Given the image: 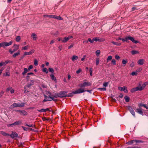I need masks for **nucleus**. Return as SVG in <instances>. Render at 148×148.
Segmentation results:
<instances>
[{"instance_id": "nucleus-1", "label": "nucleus", "mask_w": 148, "mask_h": 148, "mask_svg": "<svg viewBox=\"0 0 148 148\" xmlns=\"http://www.w3.org/2000/svg\"><path fill=\"white\" fill-rule=\"evenodd\" d=\"M128 40H130L132 42L136 44L138 42V41L135 40L134 38L130 36H126L125 38H121V40H122L123 42L126 41L127 42Z\"/></svg>"}, {"instance_id": "nucleus-2", "label": "nucleus", "mask_w": 148, "mask_h": 148, "mask_svg": "<svg viewBox=\"0 0 148 148\" xmlns=\"http://www.w3.org/2000/svg\"><path fill=\"white\" fill-rule=\"evenodd\" d=\"M43 16L44 17H48L51 18H53L56 19H57L59 20H62L63 18L60 16H57L56 15H44Z\"/></svg>"}, {"instance_id": "nucleus-3", "label": "nucleus", "mask_w": 148, "mask_h": 148, "mask_svg": "<svg viewBox=\"0 0 148 148\" xmlns=\"http://www.w3.org/2000/svg\"><path fill=\"white\" fill-rule=\"evenodd\" d=\"M24 106L25 103H14L10 106L9 108L11 109H12L14 108L18 107H23Z\"/></svg>"}, {"instance_id": "nucleus-4", "label": "nucleus", "mask_w": 148, "mask_h": 148, "mask_svg": "<svg viewBox=\"0 0 148 148\" xmlns=\"http://www.w3.org/2000/svg\"><path fill=\"white\" fill-rule=\"evenodd\" d=\"M86 90H84L83 88H80L73 92V93L75 94H78L84 92L86 91Z\"/></svg>"}, {"instance_id": "nucleus-5", "label": "nucleus", "mask_w": 148, "mask_h": 148, "mask_svg": "<svg viewBox=\"0 0 148 148\" xmlns=\"http://www.w3.org/2000/svg\"><path fill=\"white\" fill-rule=\"evenodd\" d=\"M91 85V84L90 82H85L82 83L79 85V86L82 88L86 86H90Z\"/></svg>"}, {"instance_id": "nucleus-6", "label": "nucleus", "mask_w": 148, "mask_h": 148, "mask_svg": "<svg viewBox=\"0 0 148 148\" xmlns=\"http://www.w3.org/2000/svg\"><path fill=\"white\" fill-rule=\"evenodd\" d=\"M67 93L66 91H61L58 93L59 97H67L66 94Z\"/></svg>"}, {"instance_id": "nucleus-7", "label": "nucleus", "mask_w": 148, "mask_h": 148, "mask_svg": "<svg viewBox=\"0 0 148 148\" xmlns=\"http://www.w3.org/2000/svg\"><path fill=\"white\" fill-rule=\"evenodd\" d=\"M14 47L15 48V49H14L13 50H12L11 49H10L9 50V51L10 53L12 54L15 51H16L17 50H18L19 48V45H14Z\"/></svg>"}, {"instance_id": "nucleus-8", "label": "nucleus", "mask_w": 148, "mask_h": 148, "mask_svg": "<svg viewBox=\"0 0 148 148\" xmlns=\"http://www.w3.org/2000/svg\"><path fill=\"white\" fill-rule=\"evenodd\" d=\"M16 111L19 112L23 116H26L27 114V112L24 110H16Z\"/></svg>"}, {"instance_id": "nucleus-9", "label": "nucleus", "mask_w": 148, "mask_h": 148, "mask_svg": "<svg viewBox=\"0 0 148 148\" xmlns=\"http://www.w3.org/2000/svg\"><path fill=\"white\" fill-rule=\"evenodd\" d=\"M45 99L43 100V102H44L45 101H51V97L50 96H47L46 95H44Z\"/></svg>"}, {"instance_id": "nucleus-10", "label": "nucleus", "mask_w": 148, "mask_h": 148, "mask_svg": "<svg viewBox=\"0 0 148 148\" xmlns=\"http://www.w3.org/2000/svg\"><path fill=\"white\" fill-rule=\"evenodd\" d=\"M121 91H123L125 92H127V87L125 86L123 87H119L118 88Z\"/></svg>"}, {"instance_id": "nucleus-11", "label": "nucleus", "mask_w": 148, "mask_h": 148, "mask_svg": "<svg viewBox=\"0 0 148 148\" xmlns=\"http://www.w3.org/2000/svg\"><path fill=\"white\" fill-rule=\"evenodd\" d=\"M18 136V135L16 133L13 132H12V133L10 135H9V136H10L12 138L17 137Z\"/></svg>"}, {"instance_id": "nucleus-12", "label": "nucleus", "mask_w": 148, "mask_h": 148, "mask_svg": "<svg viewBox=\"0 0 148 148\" xmlns=\"http://www.w3.org/2000/svg\"><path fill=\"white\" fill-rule=\"evenodd\" d=\"M138 86V87L139 89H140L139 90H141L144 89L145 86V84H142V86H141V84L139 83Z\"/></svg>"}, {"instance_id": "nucleus-13", "label": "nucleus", "mask_w": 148, "mask_h": 148, "mask_svg": "<svg viewBox=\"0 0 148 148\" xmlns=\"http://www.w3.org/2000/svg\"><path fill=\"white\" fill-rule=\"evenodd\" d=\"M34 52V49L31 50L30 51L28 52H25L24 53V56H25L26 55H31Z\"/></svg>"}, {"instance_id": "nucleus-14", "label": "nucleus", "mask_w": 148, "mask_h": 148, "mask_svg": "<svg viewBox=\"0 0 148 148\" xmlns=\"http://www.w3.org/2000/svg\"><path fill=\"white\" fill-rule=\"evenodd\" d=\"M22 123V121H16L14 123L12 124V126H14L15 125H19L21 124Z\"/></svg>"}, {"instance_id": "nucleus-15", "label": "nucleus", "mask_w": 148, "mask_h": 148, "mask_svg": "<svg viewBox=\"0 0 148 148\" xmlns=\"http://www.w3.org/2000/svg\"><path fill=\"white\" fill-rule=\"evenodd\" d=\"M144 60L143 59H140L137 62V63L138 64L142 65L144 64Z\"/></svg>"}, {"instance_id": "nucleus-16", "label": "nucleus", "mask_w": 148, "mask_h": 148, "mask_svg": "<svg viewBox=\"0 0 148 148\" xmlns=\"http://www.w3.org/2000/svg\"><path fill=\"white\" fill-rule=\"evenodd\" d=\"M139 90L140 89H139L138 87V86L135 88H133L132 89H131V92H134L137 91Z\"/></svg>"}, {"instance_id": "nucleus-17", "label": "nucleus", "mask_w": 148, "mask_h": 148, "mask_svg": "<svg viewBox=\"0 0 148 148\" xmlns=\"http://www.w3.org/2000/svg\"><path fill=\"white\" fill-rule=\"evenodd\" d=\"M37 110L39 112H45L49 110V109L48 108H46V109H42L41 110Z\"/></svg>"}, {"instance_id": "nucleus-18", "label": "nucleus", "mask_w": 148, "mask_h": 148, "mask_svg": "<svg viewBox=\"0 0 148 148\" xmlns=\"http://www.w3.org/2000/svg\"><path fill=\"white\" fill-rule=\"evenodd\" d=\"M4 42V44L5 47V46L7 47V46H9V45H12V41H10L9 42Z\"/></svg>"}, {"instance_id": "nucleus-19", "label": "nucleus", "mask_w": 148, "mask_h": 148, "mask_svg": "<svg viewBox=\"0 0 148 148\" xmlns=\"http://www.w3.org/2000/svg\"><path fill=\"white\" fill-rule=\"evenodd\" d=\"M136 111L138 112V113L142 115L143 113L142 110L140 109L139 108H137L136 110Z\"/></svg>"}, {"instance_id": "nucleus-20", "label": "nucleus", "mask_w": 148, "mask_h": 148, "mask_svg": "<svg viewBox=\"0 0 148 148\" xmlns=\"http://www.w3.org/2000/svg\"><path fill=\"white\" fill-rule=\"evenodd\" d=\"M31 36L34 40H35L37 39V35L36 34L34 33H32Z\"/></svg>"}, {"instance_id": "nucleus-21", "label": "nucleus", "mask_w": 148, "mask_h": 148, "mask_svg": "<svg viewBox=\"0 0 148 148\" xmlns=\"http://www.w3.org/2000/svg\"><path fill=\"white\" fill-rule=\"evenodd\" d=\"M12 62L11 61L9 60H6L5 62H2L3 64V66H5L6 64L8 63H12Z\"/></svg>"}, {"instance_id": "nucleus-22", "label": "nucleus", "mask_w": 148, "mask_h": 148, "mask_svg": "<svg viewBox=\"0 0 148 148\" xmlns=\"http://www.w3.org/2000/svg\"><path fill=\"white\" fill-rule=\"evenodd\" d=\"M20 51H18L17 52H16L13 55V56L14 58H15L17 56H18L20 55Z\"/></svg>"}, {"instance_id": "nucleus-23", "label": "nucleus", "mask_w": 148, "mask_h": 148, "mask_svg": "<svg viewBox=\"0 0 148 148\" xmlns=\"http://www.w3.org/2000/svg\"><path fill=\"white\" fill-rule=\"evenodd\" d=\"M50 76L52 80L56 81V77L54 76L53 74H51Z\"/></svg>"}, {"instance_id": "nucleus-24", "label": "nucleus", "mask_w": 148, "mask_h": 148, "mask_svg": "<svg viewBox=\"0 0 148 148\" xmlns=\"http://www.w3.org/2000/svg\"><path fill=\"white\" fill-rule=\"evenodd\" d=\"M34 80H31L30 82L27 85V87H30L32 85H33L34 84Z\"/></svg>"}, {"instance_id": "nucleus-25", "label": "nucleus", "mask_w": 148, "mask_h": 148, "mask_svg": "<svg viewBox=\"0 0 148 148\" xmlns=\"http://www.w3.org/2000/svg\"><path fill=\"white\" fill-rule=\"evenodd\" d=\"M78 57L77 56L74 55L71 58V60L73 61H74L75 60L78 59Z\"/></svg>"}, {"instance_id": "nucleus-26", "label": "nucleus", "mask_w": 148, "mask_h": 148, "mask_svg": "<svg viewBox=\"0 0 148 148\" xmlns=\"http://www.w3.org/2000/svg\"><path fill=\"white\" fill-rule=\"evenodd\" d=\"M24 71L22 73V74L24 75L27 72L29 71L27 69L24 68L23 69Z\"/></svg>"}, {"instance_id": "nucleus-27", "label": "nucleus", "mask_w": 148, "mask_h": 148, "mask_svg": "<svg viewBox=\"0 0 148 148\" xmlns=\"http://www.w3.org/2000/svg\"><path fill=\"white\" fill-rule=\"evenodd\" d=\"M0 134L3 135L5 136H9V134L6 133L5 132H3L1 131L0 132Z\"/></svg>"}, {"instance_id": "nucleus-28", "label": "nucleus", "mask_w": 148, "mask_h": 148, "mask_svg": "<svg viewBox=\"0 0 148 148\" xmlns=\"http://www.w3.org/2000/svg\"><path fill=\"white\" fill-rule=\"evenodd\" d=\"M131 53L132 55H134L135 54H137L139 53V52L137 51L136 50H133L131 51Z\"/></svg>"}, {"instance_id": "nucleus-29", "label": "nucleus", "mask_w": 148, "mask_h": 148, "mask_svg": "<svg viewBox=\"0 0 148 148\" xmlns=\"http://www.w3.org/2000/svg\"><path fill=\"white\" fill-rule=\"evenodd\" d=\"M111 43L114 45H116L117 46H120L121 45V43H119L117 42H115L114 41L112 42Z\"/></svg>"}, {"instance_id": "nucleus-30", "label": "nucleus", "mask_w": 148, "mask_h": 148, "mask_svg": "<svg viewBox=\"0 0 148 148\" xmlns=\"http://www.w3.org/2000/svg\"><path fill=\"white\" fill-rule=\"evenodd\" d=\"M68 41L67 37H64L63 39L62 40V42L65 43Z\"/></svg>"}, {"instance_id": "nucleus-31", "label": "nucleus", "mask_w": 148, "mask_h": 148, "mask_svg": "<svg viewBox=\"0 0 148 148\" xmlns=\"http://www.w3.org/2000/svg\"><path fill=\"white\" fill-rule=\"evenodd\" d=\"M125 99L126 102H128L130 100V98L127 96H125L124 97Z\"/></svg>"}, {"instance_id": "nucleus-32", "label": "nucleus", "mask_w": 148, "mask_h": 148, "mask_svg": "<svg viewBox=\"0 0 148 148\" xmlns=\"http://www.w3.org/2000/svg\"><path fill=\"white\" fill-rule=\"evenodd\" d=\"M127 60L123 59L122 61V63L124 65L123 66H125L127 63Z\"/></svg>"}, {"instance_id": "nucleus-33", "label": "nucleus", "mask_w": 148, "mask_h": 148, "mask_svg": "<svg viewBox=\"0 0 148 148\" xmlns=\"http://www.w3.org/2000/svg\"><path fill=\"white\" fill-rule=\"evenodd\" d=\"M49 72H51L53 73H54V70L52 68H49Z\"/></svg>"}, {"instance_id": "nucleus-34", "label": "nucleus", "mask_w": 148, "mask_h": 148, "mask_svg": "<svg viewBox=\"0 0 148 148\" xmlns=\"http://www.w3.org/2000/svg\"><path fill=\"white\" fill-rule=\"evenodd\" d=\"M21 39V37L19 36H18L16 37V41L17 42H18Z\"/></svg>"}, {"instance_id": "nucleus-35", "label": "nucleus", "mask_w": 148, "mask_h": 148, "mask_svg": "<svg viewBox=\"0 0 148 148\" xmlns=\"http://www.w3.org/2000/svg\"><path fill=\"white\" fill-rule=\"evenodd\" d=\"M131 110H130V112L134 116H135V112L134 110L132 109V108H131Z\"/></svg>"}, {"instance_id": "nucleus-36", "label": "nucleus", "mask_w": 148, "mask_h": 148, "mask_svg": "<svg viewBox=\"0 0 148 148\" xmlns=\"http://www.w3.org/2000/svg\"><path fill=\"white\" fill-rule=\"evenodd\" d=\"M73 94H74L73 93V92L72 93L69 94L68 95H67V97H72L73 96Z\"/></svg>"}, {"instance_id": "nucleus-37", "label": "nucleus", "mask_w": 148, "mask_h": 148, "mask_svg": "<svg viewBox=\"0 0 148 148\" xmlns=\"http://www.w3.org/2000/svg\"><path fill=\"white\" fill-rule=\"evenodd\" d=\"M100 51L99 50H97L96 51V55L97 56H99V54L100 53Z\"/></svg>"}, {"instance_id": "nucleus-38", "label": "nucleus", "mask_w": 148, "mask_h": 148, "mask_svg": "<svg viewBox=\"0 0 148 148\" xmlns=\"http://www.w3.org/2000/svg\"><path fill=\"white\" fill-rule=\"evenodd\" d=\"M112 56H108L107 59V62H108L112 59Z\"/></svg>"}, {"instance_id": "nucleus-39", "label": "nucleus", "mask_w": 148, "mask_h": 148, "mask_svg": "<svg viewBox=\"0 0 148 148\" xmlns=\"http://www.w3.org/2000/svg\"><path fill=\"white\" fill-rule=\"evenodd\" d=\"M93 39L94 41H101L98 38H97V37L95 38H93Z\"/></svg>"}, {"instance_id": "nucleus-40", "label": "nucleus", "mask_w": 148, "mask_h": 148, "mask_svg": "<svg viewBox=\"0 0 148 148\" xmlns=\"http://www.w3.org/2000/svg\"><path fill=\"white\" fill-rule=\"evenodd\" d=\"M29 46L27 45V46L23 47L22 48V49L23 50H26L28 49Z\"/></svg>"}, {"instance_id": "nucleus-41", "label": "nucleus", "mask_w": 148, "mask_h": 148, "mask_svg": "<svg viewBox=\"0 0 148 148\" xmlns=\"http://www.w3.org/2000/svg\"><path fill=\"white\" fill-rule=\"evenodd\" d=\"M38 62L37 60L36 59L34 60V64L35 66H37L38 65Z\"/></svg>"}, {"instance_id": "nucleus-42", "label": "nucleus", "mask_w": 148, "mask_h": 148, "mask_svg": "<svg viewBox=\"0 0 148 148\" xmlns=\"http://www.w3.org/2000/svg\"><path fill=\"white\" fill-rule=\"evenodd\" d=\"M92 68H90L89 69L90 74L91 76L92 75Z\"/></svg>"}, {"instance_id": "nucleus-43", "label": "nucleus", "mask_w": 148, "mask_h": 148, "mask_svg": "<svg viewBox=\"0 0 148 148\" xmlns=\"http://www.w3.org/2000/svg\"><path fill=\"white\" fill-rule=\"evenodd\" d=\"M135 140H131L128 142L127 143L129 145H131L132 144L134 143L135 142Z\"/></svg>"}, {"instance_id": "nucleus-44", "label": "nucleus", "mask_w": 148, "mask_h": 148, "mask_svg": "<svg viewBox=\"0 0 148 148\" xmlns=\"http://www.w3.org/2000/svg\"><path fill=\"white\" fill-rule=\"evenodd\" d=\"M4 42H2L0 43V47H3V48H5Z\"/></svg>"}, {"instance_id": "nucleus-45", "label": "nucleus", "mask_w": 148, "mask_h": 148, "mask_svg": "<svg viewBox=\"0 0 148 148\" xmlns=\"http://www.w3.org/2000/svg\"><path fill=\"white\" fill-rule=\"evenodd\" d=\"M108 82H104L103 84V86L104 87H106L108 86Z\"/></svg>"}, {"instance_id": "nucleus-46", "label": "nucleus", "mask_w": 148, "mask_h": 148, "mask_svg": "<svg viewBox=\"0 0 148 148\" xmlns=\"http://www.w3.org/2000/svg\"><path fill=\"white\" fill-rule=\"evenodd\" d=\"M111 63L114 65H115L116 64V61L114 59H112V60Z\"/></svg>"}, {"instance_id": "nucleus-47", "label": "nucleus", "mask_w": 148, "mask_h": 148, "mask_svg": "<svg viewBox=\"0 0 148 148\" xmlns=\"http://www.w3.org/2000/svg\"><path fill=\"white\" fill-rule=\"evenodd\" d=\"M42 71L43 72L46 73H47L48 72L47 69L46 68H44L43 69Z\"/></svg>"}, {"instance_id": "nucleus-48", "label": "nucleus", "mask_w": 148, "mask_h": 148, "mask_svg": "<svg viewBox=\"0 0 148 148\" xmlns=\"http://www.w3.org/2000/svg\"><path fill=\"white\" fill-rule=\"evenodd\" d=\"M98 89L99 90H103V91H104L106 90V88H98Z\"/></svg>"}, {"instance_id": "nucleus-49", "label": "nucleus", "mask_w": 148, "mask_h": 148, "mask_svg": "<svg viewBox=\"0 0 148 148\" xmlns=\"http://www.w3.org/2000/svg\"><path fill=\"white\" fill-rule=\"evenodd\" d=\"M53 97L57 98L58 97H59L58 93L55 94L53 96Z\"/></svg>"}, {"instance_id": "nucleus-50", "label": "nucleus", "mask_w": 148, "mask_h": 148, "mask_svg": "<svg viewBox=\"0 0 148 148\" xmlns=\"http://www.w3.org/2000/svg\"><path fill=\"white\" fill-rule=\"evenodd\" d=\"M134 66V62L132 61L130 63V66L131 67H133Z\"/></svg>"}, {"instance_id": "nucleus-51", "label": "nucleus", "mask_w": 148, "mask_h": 148, "mask_svg": "<svg viewBox=\"0 0 148 148\" xmlns=\"http://www.w3.org/2000/svg\"><path fill=\"white\" fill-rule=\"evenodd\" d=\"M88 41L90 42L91 43H92L94 41L93 39L92 40L90 38H88Z\"/></svg>"}, {"instance_id": "nucleus-52", "label": "nucleus", "mask_w": 148, "mask_h": 148, "mask_svg": "<svg viewBox=\"0 0 148 148\" xmlns=\"http://www.w3.org/2000/svg\"><path fill=\"white\" fill-rule=\"evenodd\" d=\"M82 69H81L79 68L77 71H76V73L77 74H79L80 73Z\"/></svg>"}, {"instance_id": "nucleus-53", "label": "nucleus", "mask_w": 148, "mask_h": 148, "mask_svg": "<svg viewBox=\"0 0 148 148\" xmlns=\"http://www.w3.org/2000/svg\"><path fill=\"white\" fill-rule=\"evenodd\" d=\"M99 63V60L98 58H97L96 60V65H98Z\"/></svg>"}, {"instance_id": "nucleus-54", "label": "nucleus", "mask_w": 148, "mask_h": 148, "mask_svg": "<svg viewBox=\"0 0 148 148\" xmlns=\"http://www.w3.org/2000/svg\"><path fill=\"white\" fill-rule=\"evenodd\" d=\"M33 66L32 65H30L29 66L28 68L27 69L29 71L30 69H32L33 68Z\"/></svg>"}, {"instance_id": "nucleus-55", "label": "nucleus", "mask_w": 148, "mask_h": 148, "mask_svg": "<svg viewBox=\"0 0 148 148\" xmlns=\"http://www.w3.org/2000/svg\"><path fill=\"white\" fill-rule=\"evenodd\" d=\"M47 95H48L49 96H53V95H51V93L50 92H48L47 93Z\"/></svg>"}, {"instance_id": "nucleus-56", "label": "nucleus", "mask_w": 148, "mask_h": 148, "mask_svg": "<svg viewBox=\"0 0 148 148\" xmlns=\"http://www.w3.org/2000/svg\"><path fill=\"white\" fill-rule=\"evenodd\" d=\"M115 58L116 59L119 60L120 58V57L117 55H116L115 56Z\"/></svg>"}, {"instance_id": "nucleus-57", "label": "nucleus", "mask_w": 148, "mask_h": 148, "mask_svg": "<svg viewBox=\"0 0 148 148\" xmlns=\"http://www.w3.org/2000/svg\"><path fill=\"white\" fill-rule=\"evenodd\" d=\"M136 74L137 73L135 72H133L131 73V75L133 76L136 75Z\"/></svg>"}, {"instance_id": "nucleus-58", "label": "nucleus", "mask_w": 148, "mask_h": 148, "mask_svg": "<svg viewBox=\"0 0 148 148\" xmlns=\"http://www.w3.org/2000/svg\"><path fill=\"white\" fill-rule=\"evenodd\" d=\"M10 75V74L9 72H6L5 76H9Z\"/></svg>"}, {"instance_id": "nucleus-59", "label": "nucleus", "mask_w": 148, "mask_h": 148, "mask_svg": "<svg viewBox=\"0 0 148 148\" xmlns=\"http://www.w3.org/2000/svg\"><path fill=\"white\" fill-rule=\"evenodd\" d=\"M73 46V44H72L71 45H70L68 47V49H71V48Z\"/></svg>"}, {"instance_id": "nucleus-60", "label": "nucleus", "mask_w": 148, "mask_h": 148, "mask_svg": "<svg viewBox=\"0 0 148 148\" xmlns=\"http://www.w3.org/2000/svg\"><path fill=\"white\" fill-rule=\"evenodd\" d=\"M73 38V36H70L67 37V39L68 40H69L71 38Z\"/></svg>"}, {"instance_id": "nucleus-61", "label": "nucleus", "mask_w": 148, "mask_h": 148, "mask_svg": "<svg viewBox=\"0 0 148 148\" xmlns=\"http://www.w3.org/2000/svg\"><path fill=\"white\" fill-rule=\"evenodd\" d=\"M22 127L24 130L26 131H27V130L28 128H27L23 126H22Z\"/></svg>"}, {"instance_id": "nucleus-62", "label": "nucleus", "mask_w": 148, "mask_h": 148, "mask_svg": "<svg viewBox=\"0 0 148 148\" xmlns=\"http://www.w3.org/2000/svg\"><path fill=\"white\" fill-rule=\"evenodd\" d=\"M12 88L11 87H8V88H7V91H8L10 90H11L12 89Z\"/></svg>"}, {"instance_id": "nucleus-63", "label": "nucleus", "mask_w": 148, "mask_h": 148, "mask_svg": "<svg viewBox=\"0 0 148 148\" xmlns=\"http://www.w3.org/2000/svg\"><path fill=\"white\" fill-rule=\"evenodd\" d=\"M86 57V55L84 56L83 58L81 59V60L83 61L84 60H85Z\"/></svg>"}, {"instance_id": "nucleus-64", "label": "nucleus", "mask_w": 148, "mask_h": 148, "mask_svg": "<svg viewBox=\"0 0 148 148\" xmlns=\"http://www.w3.org/2000/svg\"><path fill=\"white\" fill-rule=\"evenodd\" d=\"M142 106L144 107H145L146 109H148V107L146 106L145 105V104H143L142 105Z\"/></svg>"}]
</instances>
